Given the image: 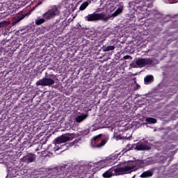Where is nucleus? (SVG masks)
<instances>
[{
    "mask_svg": "<svg viewBox=\"0 0 178 178\" xmlns=\"http://www.w3.org/2000/svg\"><path fill=\"white\" fill-rule=\"evenodd\" d=\"M99 12H101V8H97L96 12L86 16V22H99V20L108 22V20H109V16H108L105 12L98 13Z\"/></svg>",
    "mask_w": 178,
    "mask_h": 178,
    "instance_id": "obj_3",
    "label": "nucleus"
},
{
    "mask_svg": "<svg viewBox=\"0 0 178 178\" xmlns=\"http://www.w3.org/2000/svg\"><path fill=\"white\" fill-rule=\"evenodd\" d=\"M153 175H154V170H149L143 172L140 175V177H141V178L152 177Z\"/></svg>",
    "mask_w": 178,
    "mask_h": 178,
    "instance_id": "obj_12",
    "label": "nucleus"
},
{
    "mask_svg": "<svg viewBox=\"0 0 178 178\" xmlns=\"http://www.w3.org/2000/svg\"><path fill=\"white\" fill-rule=\"evenodd\" d=\"M155 163V159L152 157H148L145 160H137L135 161H127L129 172H136L139 168H144V166H148V165H152Z\"/></svg>",
    "mask_w": 178,
    "mask_h": 178,
    "instance_id": "obj_2",
    "label": "nucleus"
},
{
    "mask_svg": "<svg viewBox=\"0 0 178 178\" xmlns=\"http://www.w3.org/2000/svg\"><path fill=\"white\" fill-rule=\"evenodd\" d=\"M40 148H42V145H40Z\"/></svg>",
    "mask_w": 178,
    "mask_h": 178,
    "instance_id": "obj_29",
    "label": "nucleus"
},
{
    "mask_svg": "<svg viewBox=\"0 0 178 178\" xmlns=\"http://www.w3.org/2000/svg\"><path fill=\"white\" fill-rule=\"evenodd\" d=\"M119 155H120V153L111 154L110 156L107 157L106 159L94 163L93 165H95V168H99V169H102L105 168V166H112V165H115V163H116V160Z\"/></svg>",
    "mask_w": 178,
    "mask_h": 178,
    "instance_id": "obj_4",
    "label": "nucleus"
},
{
    "mask_svg": "<svg viewBox=\"0 0 178 178\" xmlns=\"http://www.w3.org/2000/svg\"><path fill=\"white\" fill-rule=\"evenodd\" d=\"M26 17L25 15L23 14H19L17 17H15L13 19V24H16L17 23H19V22L23 20Z\"/></svg>",
    "mask_w": 178,
    "mask_h": 178,
    "instance_id": "obj_14",
    "label": "nucleus"
},
{
    "mask_svg": "<svg viewBox=\"0 0 178 178\" xmlns=\"http://www.w3.org/2000/svg\"><path fill=\"white\" fill-rule=\"evenodd\" d=\"M79 141H80V139H75L74 142L71 143L70 145H63V147L67 148V147H73V145H77Z\"/></svg>",
    "mask_w": 178,
    "mask_h": 178,
    "instance_id": "obj_21",
    "label": "nucleus"
},
{
    "mask_svg": "<svg viewBox=\"0 0 178 178\" xmlns=\"http://www.w3.org/2000/svg\"><path fill=\"white\" fill-rule=\"evenodd\" d=\"M88 5H90V3H88V1H85L83 2L81 6L79 7V10H84L85 9L87 8V7L88 6Z\"/></svg>",
    "mask_w": 178,
    "mask_h": 178,
    "instance_id": "obj_22",
    "label": "nucleus"
},
{
    "mask_svg": "<svg viewBox=\"0 0 178 178\" xmlns=\"http://www.w3.org/2000/svg\"><path fill=\"white\" fill-rule=\"evenodd\" d=\"M130 149H136V145H127V147L124 150H122V155L124 154V152H127L128 151H130Z\"/></svg>",
    "mask_w": 178,
    "mask_h": 178,
    "instance_id": "obj_20",
    "label": "nucleus"
},
{
    "mask_svg": "<svg viewBox=\"0 0 178 178\" xmlns=\"http://www.w3.org/2000/svg\"><path fill=\"white\" fill-rule=\"evenodd\" d=\"M122 163H124L125 166H114L103 173V177L111 178L112 177V176H120L121 175H127L130 173V170L129 168L127 162H124Z\"/></svg>",
    "mask_w": 178,
    "mask_h": 178,
    "instance_id": "obj_1",
    "label": "nucleus"
},
{
    "mask_svg": "<svg viewBox=\"0 0 178 178\" xmlns=\"http://www.w3.org/2000/svg\"><path fill=\"white\" fill-rule=\"evenodd\" d=\"M102 136V134H99L93 138L92 140V147L93 148H101L106 144V140L101 138Z\"/></svg>",
    "mask_w": 178,
    "mask_h": 178,
    "instance_id": "obj_7",
    "label": "nucleus"
},
{
    "mask_svg": "<svg viewBox=\"0 0 178 178\" xmlns=\"http://www.w3.org/2000/svg\"><path fill=\"white\" fill-rule=\"evenodd\" d=\"M88 133H90V129H86L82 131V135L87 136V134H88Z\"/></svg>",
    "mask_w": 178,
    "mask_h": 178,
    "instance_id": "obj_25",
    "label": "nucleus"
},
{
    "mask_svg": "<svg viewBox=\"0 0 178 178\" xmlns=\"http://www.w3.org/2000/svg\"><path fill=\"white\" fill-rule=\"evenodd\" d=\"M145 124H155L156 123V119L151 117H146L145 118Z\"/></svg>",
    "mask_w": 178,
    "mask_h": 178,
    "instance_id": "obj_13",
    "label": "nucleus"
},
{
    "mask_svg": "<svg viewBox=\"0 0 178 178\" xmlns=\"http://www.w3.org/2000/svg\"><path fill=\"white\" fill-rule=\"evenodd\" d=\"M122 10H123V7H120L118 9H117L115 12L113 13V17L118 16V15H120V13L122 12Z\"/></svg>",
    "mask_w": 178,
    "mask_h": 178,
    "instance_id": "obj_23",
    "label": "nucleus"
},
{
    "mask_svg": "<svg viewBox=\"0 0 178 178\" xmlns=\"http://www.w3.org/2000/svg\"><path fill=\"white\" fill-rule=\"evenodd\" d=\"M5 26H9V23L6 22V21L0 22V27H5Z\"/></svg>",
    "mask_w": 178,
    "mask_h": 178,
    "instance_id": "obj_24",
    "label": "nucleus"
},
{
    "mask_svg": "<svg viewBox=\"0 0 178 178\" xmlns=\"http://www.w3.org/2000/svg\"><path fill=\"white\" fill-rule=\"evenodd\" d=\"M86 118H87V115L83 114L77 116L76 118V121L77 122V123H81V122H83V120H84Z\"/></svg>",
    "mask_w": 178,
    "mask_h": 178,
    "instance_id": "obj_19",
    "label": "nucleus"
},
{
    "mask_svg": "<svg viewBox=\"0 0 178 178\" xmlns=\"http://www.w3.org/2000/svg\"><path fill=\"white\" fill-rule=\"evenodd\" d=\"M36 159H37V156H35V154H29L25 157V162H26L27 163H33V162L35 161Z\"/></svg>",
    "mask_w": 178,
    "mask_h": 178,
    "instance_id": "obj_11",
    "label": "nucleus"
},
{
    "mask_svg": "<svg viewBox=\"0 0 178 178\" xmlns=\"http://www.w3.org/2000/svg\"><path fill=\"white\" fill-rule=\"evenodd\" d=\"M65 149H66V148H65V149H64V151H65Z\"/></svg>",
    "mask_w": 178,
    "mask_h": 178,
    "instance_id": "obj_30",
    "label": "nucleus"
},
{
    "mask_svg": "<svg viewBox=\"0 0 178 178\" xmlns=\"http://www.w3.org/2000/svg\"><path fill=\"white\" fill-rule=\"evenodd\" d=\"M55 84V81L51 78H43L36 82V86H49Z\"/></svg>",
    "mask_w": 178,
    "mask_h": 178,
    "instance_id": "obj_10",
    "label": "nucleus"
},
{
    "mask_svg": "<svg viewBox=\"0 0 178 178\" xmlns=\"http://www.w3.org/2000/svg\"><path fill=\"white\" fill-rule=\"evenodd\" d=\"M136 177V175H134L133 177H132V178H135Z\"/></svg>",
    "mask_w": 178,
    "mask_h": 178,
    "instance_id": "obj_27",
    "label": "nucleus"
},
{
    "mask_svg": "<svg viewBox=\"0 0 178 178\" xmlns=\"http://www.w3.org/2000/svg\"><path fill=\"white\" fill-rule=\"evenodd\" d=\"M36 151H40V147H38V148L36 149Z\"/></svg>",
    "mask_w": 178,
    "mask_h": 178,
    "instance_id": "obj_26",
    "label": "nucleus"
},
{
    "mask_svg": "<svg viewBox=\"0 0 178 178\" xmlns=\"http://www.w3.org/2000/svg\"><path fill=\"white\" fill-rule=\"evenodd\" d=\"M144 83L146 85L151 84V83H154V76L152 75H147L144 79Z\"/></svg>",
    "mask_w": 178,
    "mask_h": 178,
    "instance_id": "obj_15",
    "label": "nucleus"
},
{
    "mask_svg": "<svg viewBox=\"0 0 178 178\" xmlns=\"http://www.w3.org/2000/svg\"><path fill=\"white\" fill-rule=\"evenodd\" d=\"M152 65V60L149 58H138L136 63L131 64V67H144Z\"/></svg>",
    "mask_w": 178,
    "mask_h": 178,
    "instance_id": "obj_6",
    "label": "nucleus"
},
{
    "mask_svg": "<svg viewBox=\"0 0 178 178\" xmlns=\"http://www.w3.org/2000/svg\"><path fill=\"white\" fill-rule=\"evenodd\" d=\"M69 140H70V136H69V135H63L56 139L54 143L56 147L54 148V151H59V149H60L59 145L69 141Z\"/></svg>",
    "mask_w": 178,
    "mask_h": 178,
    "instance_id": "obj_8",
    "label": "nucleus"
},
{
    "mask_svg": "<svg viewBox=\"0 0 178 178\" xmlns=\"http://www.w3.org/2000/svg\"><path fill=\"white\" fill-rule=\"evenodd\" d=\"M154 131H156V129H154Z\"/></svg>",
    "mask_w": 178,
    "mask_h": 178,
    "instance_id": "obj_28",
    "label": "nucleus"
},
{
    "mask_svg": "<svg viewBox=\"0 0 178 178\" xmlns=\"http://www.w3.org/2000/svg\"><path fill=\"white\" fill-rule=\"evenodd\" d=\"M60 15V6L58 5L51 6L49 9L44 13L42 14V17L46 22L55 19L56 16Z\"/></svg>",
    "mask_w": 178,
    "mask_h": 178,
    "instance_id": "obj_5",
    "label": "nucleus"
},
{
    "mask_svg": "<svg viewBox=\"0 0 178 178\" xmlns=\"http://www.w3.org/2000/svg\"><path fill=\"white\" fill-rule=\"evenodd\" d=\"M115 47L114 45L112 46H107L104 45L102 47L103 52H108L109 51H113Z\"/></svg>",
    "mask_w": 178,
    "mask_h": 178,
    "instance_id": "obj_17",
    "label": "nucleus"
},
{
    "mask_svg": "<svg viewBox=\"0 0 178 178\" xmlns=\"http://www.w3.org/2000/svg\"><path fill=\"white\" fill-rule=\"evenodd\" d=\"M156 159L157 162H160L161 163H164V162H166L168 159L166 156H163V153H161V154H157Z\"/></svg>",
    "mask_w": 178,
    "mask_h": 178,
    "instance_id": "obj_16",
    "label": "nucleus"
},
{
    "mask_svg": "<svg viewBox=\"0 0 178 178\" xmlns=\"http://www.w3.org/2000/svg\"><path fill=\"white\" fill-rule=\"evenodd\" d=\"M45 19L42 17H38L35 20V23L37 26H40L44 23H45Z\"/></svg>",
    "mask_w": 178,
    "mask_h": 178,
    "instance_id": "obj_18",
    "label": "nucleus"
},
{
    "mask_svg": "<svg viewBox=\"0 0 178 178\" xmlns=\"http://www.w3.org/2000/svg\"><path fill=\"white\" fill-rule=\"evenodd\" d=\"M135 149H138V151H148V149H151V145L148 141L143 140L136 145Z\"/></svg>",
    "mask_w": 178,
    "mask_h": 178,
    "instance_id": "obj_9",
    "label": "nucleus"
}]
</instances>
